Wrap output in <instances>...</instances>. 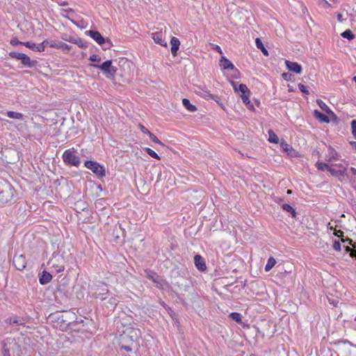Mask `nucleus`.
Here are the masks:
<instances>
[{"label":"nucleus","instance_id":"obj_29","mask_svg":"<svg viewBox=\"0 0 356 356\" xmlns=\"http://www.w3.org/2000/svg\"><path fill=\"white\" fill-rule=\"evenodd\" d=\"M317 104L319 106V107L324 111H325L327 113L330 114L332 113V111L330 109V108L327 106V105L323 102L321 99H317L316 100Z\"/></svg>","mask_w":356,"mask_h":356},{"label":"nucleus","instance_id":"obj_17","mask_svg":"<svg viewBox=\"0 0 356 356\" xmlns=\"http://www.w3.org/2000/svg\"><path fill=\"white\" fill-rule=\"evenodd\" d=\"M171 52L174 56H177V51L180 46V41L176 37H172L170 40Z\"/></svg>","mask_w":356,"mask_h":356},{"label":"nucleus","instance_id":"obj_7","mask_svg":"<svg viewBox=\"0 0 356 356\" xmlns=\"http://www.w3.org/2000/svg\"><path fill=\"white\" fill-rule=\"evenodd\" d=\"M84 165L90 169L93 173H95L99 177H103L105 176V170L103 166L99 165L97 162L93 161H86Z\"/></svg>","mask_w":356,"mask_h":356},{"label":"nucleus","instance_id":"obj_40","mask_svg":"<svg viewBox=\"0 0 356 356\" xmlns=\"http://www.w3.org/2000/svg\"><path fill=\"white\" fill-rule=\"evenodd\" d=\"M2 350H3V356H10V350L7 347V345H6V343H4L3 345Z\"/></svg>","mask_w":356,"mask_h":356},{"label":"nucleus","instance_id":"obj_23","mask_svg":"<svg viewBox=\"0 0 356 356\" xmlns=\"http://www.w3.org/2000/svg\"><path fill=\"white\" fill-rule=\"evenodd\" d=\"M182 104L184 107L190 112H195L197 111L196 106L191 104L190 101L186 98H184L182 99Z\"/></svg>","mask_w":356,"mask_h":356},{"label":"nucleus","instance_id":"obj_18","mask_svg":"<svg viewBox=\"0 0 356 356\" xmlns=\"http://www.w3.org/2000/svg\"><path fill=\"white\" fill-rule=\"evenodd\" d=\"M162 36V34L159 32L152 33V39L156 43L159 44L160 45L163 47H167V42L163 40Z\"/></svg>","mask_w":356,"mask_h":356},{"label":"nucleus","instance_id":"obj_30","mask_svg":"<svg viewBox=\"0 0 356 356\" xmlns=\"http://www.w3.org/2000/svg\"><path fill=\"white\" fill-rule=\"evenodd\" d=\"M275 264H276V261H275V258L273 257H270L268 259L267 264L265 266V270L266 272H268L275 266Z\"/></svg>","mask_w":356,"mask_h":356},{"label":"nucleus","instance_id":"obj_1","mask_svg":"<svg viewBox=\"0 0 356 356\" xmlns=\"http://www.w3.org/2000/svg\"><path fill=\"white\" fill-rule=\"evenodd\" d=\"M57 113L54 110L46 112V126H49L47 130L50 136H57L60 132Z\"/></svg>","mask_w":356,"mask_h":356},{"label":"nucleus","instance_id":"obj_27","mask_svg":"<svg viewBox=\"0 0 356 356\" xmlns=\"http://www.w3.org/2000/svg\"><path fill=\"white\" fill-rule=\"evenodd\" d=\"M282 208L285 211L291 213V216L293 218H296V211L295 209L293 207H292L290 204H283L282 205Z\"/></svg>","mask_w":356,"mask_h":356},{"label":"nucleus","instance_id":"obj_55","mask_svg":"<svg viewBox=\"0 0 356 356\" xmlns=\"http://www.w3.org/2000/svg\"><path fill=\"white\" fill-rule=\"evenodd\" d=\"M291 74H289V73H283L282 74V78L284 79V80H286V81H289L290 79H291Z\"/></svg>","mask_w":356,"mask_h":356},{"label":"nucleus","instance_id":"obj_58","mask_svg":"<svg viewBox=\"0 0 356 356\" xmlns=\"http://www.w3.org/2000/svg\"><path fill=\"white\" fill-rule=\"evenodd\" d=\"M213 49L215 50H216L219 54H222V51L221 48L218 45H217V44L214 45L213 46Z\"/></svg>","mask_w":356,"mask_h":356},{"label":"nucleus","instance_id":"obj_3","mask_svg":"<svg viewBox=\"0 0 356 356\" xmlns=\"http://www.w3.org/2000/svg\"><path fill=\"white\" fill-rule=\"evenodd\" d=\"M48 319L54 323V326L56 328H58L61 330H65L70 324V322L67 320V314L60 312L49 314Z\"/></svg>","mask_w":356,"mask_h":356},{"label":"nucleus","instance_id":"obj_48","mask_svg":"<svg viewBox=\"0 0 356 356\" xmlns=\"http://www.w3.org/2000/svg\"><path fill=\"white\" fill-rule=\"evenodd\" d=\"M327 171H329L332 175L338 177L337 170L332 168L330 165L329 166Z\"/></svg>","mask_w":356,"mask_h":356},{"label":"nucleus","instance_id":"obj_45","mask_svg":"<svg viewBox=\"0 0 356 356\" xmlns=\"http://www.w3.org/2000/svg\"><path fill=\"white\" fill-rule=\"evenodd\" d=\"M39 282L42 285H44V270L39 273Z\"/></svg>","mask_w":356,"mask_h":356},{"label":"nucleus","instance_id":"obj_63","mask_svg":"<svg viewBox=\"0 0 356 356\" xmlns=\"http://www.w3.org/2000/svg\"><path fill=\"white\" fill-rule=\"evenodd\" d=\"M350 256L352 257H355L356 258V250H355V252H353L350 253Z\"/></svg>","mask_w":356,"mask_h":356},{"label":"nucleus","instance_id":"obj_35","mask_svg":"<svg viewBox=\"0 0 356 356\" xmlns=\"http://www.w3.org/2000/svg\"><path fill=\"white\" fill-rule=\"evenodd\" d=\"M238 92H241V94L250 93V91L248 88L247 86L243 83L238 84Z\"/></svg>","mask_w":356,"mask_h":356},{"label":"nucleus","instance_id":"obj_44","mask_svg":"<svg viewBox=\"0 0 356 356\" xmlns=\"http://www.w3.org/2000/svg\"><path fill=\"white\" fill-rule=\"evenodd\" d=\"M89 60L92 62H99L101 57L99 55L93 54L90 56Z\"/></svg>","mask_w":356,"mask_h":356},{"label":"nucleus","instance_id":"obj_39","mask_svg":"<svg viewBox=\"0 0 356 356\" xmlns=\"http://www.w3.org/2000/svg\"><path fill=\"white\" fill-rule=\"evenodd\" d=\"M148 136L154 143L159 144L161 145H163V143L161 140H159V138L153 134L150 133Z\"/></svg>","mask_w":356,"mask_h":356},{"label":"nucleus","instance_id":"obj_16","mask_svg":"<svg viewBox=\"0 0 356 356\" xmlns=\"http://www.w3.org/2000/svg\"><path fill=\"white\" fill-rule=\"evenodd\" d=\"M219 65L223 70H234L235 68L233 63L225 56L221 57Z\"/></svg>","mask_w":356,"mask_h":356},{"label":"nucleus","instance_id":"obj_61","mask_svg":"<svg viewBox=\"0 0 356 356\" xmlns=\"http://www.w3.org/2000/svg\"><path fill=\"white\" fill-rule=\"evenodd\" d=\"M350 18H351V21L354 22H356V14L353 15H350Z\"/></svg>","mask_w":356,"mask_h":356},{"label":"nucleus","instance_id":"obj_37","mask_svg":"<svg viewBox=\"0 0 356 356\" xmlns=\"http://www.w3.org/2000/svg\"><path fill=\"white\" fill-rule=\"evenodd\" d=\"M280 145H281V147L283 149V150L284 152H287L289 154H290V152L291 150H293V148L289 145H288L286 142H282Z\"/></svg>","mask_w":356,"mask_h":356},{"label":"nucleus","instance_id":"obj_43","mask_svg":"<svg viewBox=\"0 0 356 356\" xmlns=\"http://www.w3.org/2000/svg\"><path fill=\"white\" fill-rule=\"evenodd\" d=\"M298 88L299 90L304 94L305 95H308L309 94V90L307 89V87L302 84V83H299L298 84Z\"/></svg>","mask_w":356,"mask_h":356},{"label":"nucleus","instance_id":"obj_10","mask_svg":"<svg viewBox=\"0 0 356 356\" xmlns=\"http://www.w3.org/2000/svg\"><path fill=\"white\" fill-rule=\"evenodd\" d=\"M88 35H90L94 40H95L99 44L102 45L104 43H108L109 45L111 44L110 40H106L104 38L102 37L101 33L97 31L90 30L86 32Z\"/></svg>","mask_w":356,"mask_h":356},{"label":"nucleus","instance_id":"obj_34","mask_svg":"<svg viewBox=\"0 0 356 356\" xmlns=\"http://www.w3.org/2000/svg\"><path fill=\"white\" fill-rule=\"evenodd\" d=\"M229 317L235 321L236 322H241V314L238 313V312H232L229 314Z\"/></svg>","mask_w":356,"mask_h":356},{"label":"nucleus","instance_id":"obj_42","mask_svg":"<svg viewBox=\"0 0 356 356\" xmlns=\"http://www.w3.org/2000/svg\"><path fill=\"white\" fill-rule=\"evenodd\" d=\"M23 42H24L19 41L17 38H13L10 41V44L13 46H17L18 44L23 45Z\"/></svg>","mask_w":356,"mask_h":356},{"label":"nucleus","instance_id":"obj_2","mask_svg":"<svg viewBox=\"0 0 356 356\" xmlns=\"http://www.w3.org/2000/svg\"><path fill=\"white\" fill-rule=\"evenodd\" d=\"M141 337V332L139 328L135 327L133 325H129L123 331L122 334V342H128L130 341L131 343L138 341Z\"/></svg>","mask_w":356,"mask_h":356},{"label":"nucleus","instance_id":"obj_64","mask_svg":"<svg viewBox=\"0 0 356 356\" xmlns=\"http://www.w3.org/2000/svg\"><path fill=\"white\" fill-rule=\"evenodd\" d=\"M350 170L353 175H356V169L355 168H351Z\"/></svg>","mask_w":356,"mask_h":356},{"label":"nucleus","instance_id":"obj_24","mask_svg":"<svg viewBox=\"0 0 356 356\" xmlns=\"http://www.w3.org/2000/svg\"><path fill=\"white\" fill-rule=\"evenodd\" d=\"M145 273L147 275V277L151 280L152 282L159 284V275L152 270H145Z\"/></svg>","mask_w":356,"mask_h":356},{"label":"nucleus","instance_id":"obj_54","mask_svg":"<svg viewBox=\"0 0 356 356\" xmlns=\"http://www.w3.org/2000/svg\"><path fill=\"white\" fill-rule=\"evenodd\" d=\"M203 92H204V94H202V95H204V97H210L211 99H213V96L211 94L209 93V90H204Z\"/></svg>","mask_w":356,"mask_h":356},{"label":"nucleus","instance_id":"obj_60","mask_svg":"<svg viewBox=\"0 0 356 356\" xmlns=\"http://www.w3.org/2000/svg\"><path fill=\"white\" fill-rule=\"evenodd\" d=\"M321 3H323V5L324 6H330V4L325 0H321Z\"/></svg>","mask_w":356,"mask_h":356},{"label":"nucleus","instance_id":"obj_51","mask_svg":"<svg viewBox=\"0 0 356 356\" xmlns=\"http://www.w3.org/2000/svg\"><path fill=\"white\" fill-rule=\"evenodd\" d=\"M230 83H231V85L232 86V87H233V88H234V91H235L236 92H238V84H239V83H237V82H234V81H230Z\"/></svg>","mask_w":356,"mask_h":356},{"label":"nucleus","instance_id":"obj_62","mask_svg":"<svg viewBox=\"0 0 356 356\" xmlns=\"http://www.w3.org/2000/svg\"><path fill=\"white\" fill-rule=\"evenodd\" d=\"M350 144L353 146V147L354 149H356V142L355 141H352V142L350 143Z\"/></svg>","mask_w":356,"mask_h":356},{"label":"nucleus","instance_id":"obj_28","mask_svg":"<svg viewBox=\"0 0 356 356\" xmlns=\"http://www.w3.org/2000/svg\"><path fill=\"white\" fill-rule=\"evenodd\" d=\"M268 141L273 143H278L279 138L273 132V130L269 129L268 131Z\"/></svg>","mask_w":356,"mask_h":356},{"label":"nucleus","instance_id":"obj_26","mask_svg":"<svg viewBox=\"0 0 356 356\" xmlns=\"http://www.w3.org/2000/svg\"><path fill=\"white\" fill-rule=\"evenodd\" d=\"M6 115L11 119L22 120L23 114L21 113L9 111L7 112Z\"/></svg>","mask_w":356,"mask_h":356},{"label":"nucleus","instance_id":"obj_46","mask_svg":"<svg viewBox=\"0 0 356 356\" xmlns=\"http://www.w3.org/2000/svg\"><path fill=\"white\" fill-rule=\"evenodd\" d=\"M332 248L334 250L337 251L341 250V244L338 241H334L332 245Z\"/></svg>","mask_w":356,"mask_h":356},{"label":"nucleus","instance_id":"obj_47","mask_svg":"<svg viewBox=\"0 0 356 356\" xmlns=\"http://www.w3.org/2000/svg\"><path fill=\"white\" fill-rule=\"evenodd\" d=\"M74 43L78 44L79 47H82V48L87 47V45L86 44V43L81 39L76 40Z\"/></svg>","mask_w":356,"mask_h":356},{"label":"nucleus","instance_id":"obj_19","mask_svg":"<svg viewBox=\"0 0 356 356\" xmlns=\"http://www.w3.org/2000/svg\"><path fill=\"white\" fill-rule=\"evenodd\" d=\"M62 259H57V261L58 262V264H55L54 261V258L51 259L49 261H48V265L49 266H56V269H55V271L56 273H60V272H62L64 270V266L63 265L61 264L62 263Z\"/></svg>","mask_w":356,"mask_h":356},{"label":"nucleus","instance_id":"obj_20","mask_svg":"<svg viewBox=\"0 0 356 356\" xmlns=\"http://www.w3.org/2000/svg\"><path fill=\"white\" fill-rule=\"evenodd\" d=\"M338 153L332 147L329 148V154L326 156L325 160L327 161H337L339 159Z\"/></svg>","mask_w":356,"mask_h":356},{"label":"nucleus","instance_id":"obj_12","mask_svg":"<svg viewBox=\"0 0 356 356\" xmlns=\"http://www.w3.org/2000/svg\"><path fill=\"white\" fill-rule=\"evenodd\" d=\"M23 45L26 47L27 48L31 49L34 51H44V40L39 44H36L35 42L27 41L24 42Z\"/></svg>","mask_w":356,"mask_h":356},{"label":"nucleus","instance_id":"obj_6","mask_svg":"<svg viewBox=\"0 0 356 356\" xmlns=\"http://www.w3.org/2000/svg\"><path fill=\"white\" fill-rule=\"evenodd\" d=\"M27 322V318L17 315L12 316L5 319V323L12 327L10 332L18 331L19 330V326H24Z\"/></svg>","mask_w":356,"mask_h":356},{"label":"nucleus","instance_id":"obj_21","mask_svg":"<svg viewBox=\"0 0 356 356\" xmlns=\"http://www.w3.org/2000/svg\"><path fill=\"white\" fill-rule=\"evenodd\" d=\"M250 93L241 94V97L243 102L247 106V108L250 110H254V106L250 101Z\"/></svg>","mask_w":356,"mask_h":356},{"label":"nucleus","instance_id":"obj_33","mask_svg":"<svg viewBox=\"0 0 356 356\" xmlns=\"http://www.w3.org/2000/svg\"><path fill=\"white\" fill-rule=\"evenodd\" d=\"M335 166L339 167V170H337V175L341 177H344L346 175V168L343 166L342 165H335Z\"/></svg>","mask_w":356,"mask_h":356},{"label":"nucleus","instance_id":"obj_22","mask_svg":"<svg viewBox=\"0 0 356 356\" xmlns=\"http://www.w3.org/2000/svg\"><path fill=\"white\" fill-rule=\"evenodd\" d=\"M314 116L318 120H319L322 122H327H327H330V119H329L328 116H327L326 115L321 113L320 111H318L317 110H315L314 111Z\"/></svg>","mask_w":356,"mask_h":356},{"label":"nucleus","instance_id":"obj_8","mask_svg":"<svg viewBox=\"0 0 356 356\" xmlns=\"http://www.w3.org/2000/svg\"><path fill=\"white\" fill-rule=\"evenodd\" d=\"M63 159L65 163L78 166L80 163V159L78 156L74 154V149H67L63 154Z\"/></svg>","mask_w":356,"mask_h":356},{"label":"nucleus","instance_id":"obj_41","mask_svg":"<svg viewBox=\"0 0 356 356\" xmlns=\"http://www.w3.org/2000/svg\"><path fill=\"white\" fill-rule=\"evenodd\" d=\"M352 134L355 139H356V120H353L351 122Z\"/></svg>","mask_w":356,"mask_h":356},{"label":"nucleus","instance_id":"obj_11","mask_svg":"<svg viewBox=\"0 0 356 356\" xmlns=\"http://www.w3.org/2000/svg\"><path fill=\"white\" fill-rule=\"evenodd\" d=\"M97 289L95 292V296L96 298H100L102 300L106 299V297L104 296L107 294L108 292V289L107 286L101 282H98V284L96 285Z\"/></svg>","mask_w":356,"mask_h":356},{"label":"nucleus","instance_id":"obj_14","mask_svg":"<svg viewBox=\"0 0 356 356\" xmlns=\"http://www.w3.org/2000/svg\"><path fill=\"white\" fill-rule=\"evenodd\" d=\"M194 262L196 268L200 271H204L207 269V266L204 259L199 254L194 257Z\"/></svg>","mask_w":356,"mask_h":356},{"label":"nucleus","instance_id":"obj_15","mask_svg":"<svg viewBox=\"0 0 356 356\" xmlns=\"http://www.w3.org/2000/svg\"><path fill=\"white\" fill-rule=\"evenodd\" d=\"M19 60H21L22 65L29 67H35L38 63L37 60H31L30 57L25 54H22Z\"/></svg>","mask_w":356,"mask_h":356},{"label":"nucleus","instance_id":"obj_31","mask_svg":"<svg viewBox=\"0 0 356 356\" xmlns=\"http://www.w3.org/2000/svg\"><path fill=\"white\" fill-rule=\"evenodd\" d=\"M341 35L343 38H346L349 40L354 39L355 37V35L353 33V32L350 29H347L345 31H343V33H341Z\"/></svg>","mask_w":356,"mask_h":356},{"label":"nucleus","instance_id":"obj_9","mask_svg":"<svg viewBox=\"0 0 356 356\" xmlns=\"http://www.w3.org/2000/svg\"><path fill=\"white\" fill-rule=\"evenodd\" d=\"M13 264L18 270H24L26 266V261L23 254H15L13 259Z\"/></svg>","mask_w":356,"mask_h":356},{"label":"nucleus","instance_id":"obj_4","mask_svg":"<svg viewBox=\"0 0 356 356\" xmlns=\"http://www.w3.org/2000/svg\"><path fill=\"white\" fill-rule=\"evenodd\" d=\"M90 65L102 70L104 74L105 75L106 78H107L108 79H114L117 72L116 67L112 65L111 60H107L101 65L90 64Z\"/></svg>","mask_w":356,"mask_h":356},{"label":"nucleus","instance_id":"obj_59","mask_svg":"<svg viewBox=\"0 0 356 356\" xmlns=\"http://www.w3.org/2000/svg\"><path fill=\"white\" fill-rule=\"evenodd\" d=\"M337 20L339 22H343L344 19L343 18V16H342L341 13H338L337 14Z\"/></svg>","mask_w":356,"mask_h":356},{"label":"nucleus","instance_id":"obj_32","mask_svg":"<svg viewBox=\"0 0 356 356\" xmlns=\"http://www.w3.org/2000/svg\"><path fill=\"white\" fill-rule=\"evenodd\" d=\"M145 151L152 158L156 159L157 160H160L161 157L158 155L157 153H156L154 150L149 147H145Z\"/></svg>","mask_w":356,"mask_h":356},{"label":"nucleus","instance_id":"obj_57","mask_svg":"<svg viewBox=\"0 0 356 356\" xmlns=\"http://www.w3.org/2000/svg\"><path fill=\"white\" fill-rule=\"evenodd\" d=\"M51 279H52V275L46 271V283L51 281Z\"/></svg>","mask_w":356,"mask_h":356},{"label":"nucleus","instance_id":"obj_25","mask_svg":"<svg viewBox=\"0 0 356 356\" xmlns=\"http://www.w3.org/2000/svg\"><path fill=\"white\" fill-rule=\"evenodd\" d=\"M255 43H256V46L258 49H259L262 53L264 54V55H265L266 56H268V50L265 48L263 42H261V40L259 39V38H257L255 40Z\"/></svg>","mask_w":356,"mask_h":356},{"label":"nucleus","instance_id":"obj_53","mask_svg":"<svg viewBox=\"0 0 356 356\" xmlns=\"http://www.w3.org/2000/svg\"><path fill=\"white\" fill-rule=\"evenodd\" d=\"M121 349H124L127 352H131L132 350L129 345H124V344L121 345Z\"/></svg>","mask_w":356,"mask_h":356},{"label":"nucleus","instance_id":"obj_38","mask_svg":"<svg viewBox=\"0 0 356 356\" xmlns=\"http://www.w3.org/2000/svg\"><path fill=\"white\" fill-rule=\"evenodd\" d=\"M23 53H19L17 51H10L9 53V56L12 58H15L16 60H20L21 56Z\"/></svg>","mask_w":356,"mask_h":356},{"label":"nucleus","instance_id":"obj_52","mask_svg":"<svg viewBox=\"0 0 356 356\" xmlns=\"http://www.w3.org/2000/svg\"><path fill=\"white\" fill-rule=\"evenodd\" d=\"M334 234L341 239L343 237V232L341 230H335Z\"/></svg>","mask_w":356,"mask_h":356},{"label":"nucleus","instance_id":"obj_56","mask_svg":"<svg viewBox=\"0 0 356 356\" xmlns=\"http://www.w3.org/2000/svg\"><path fill=\"white\" fill-rule=\"evenodd\" d=\"M341 240V241H342L343 243L348 242V243H349L350 245H353V246L355 247V245L353 244V241H352L350 238H342Z\"/></svg>","mask_w":356,"mask_h":356},{"label":"nucleus","instance_id":"obj_13","mask_svg":"<svg viewBox=\"0 0 356 356\" xmlns=\"http://www.w3.org/2000/svg\"><path fill=\"white\" fill-rule=\"evenodd\" d=\"M285 64L287 69L296 74H300L302 72V67L298 63L285 60Z\"/></svg>","mask_w":356,"mask_h":356},{"label":"nucleus","instance_id":"obj_36","mask_svg":"<svg viewBox=\"0 0 356 356\" xmlns=\"http://www.w3.org/2000/svg\"><path fill=\"white\" fill-rule=\"evenodd\" d=\"M329 165L325 163H323V162H317L316 163V167L319 170H321V171H323L325 170H327L329 168Z\"/></svg>","mask_w":356,"mask_h":356},{"label":"nucleus","instance_id":"obj_5","mask_svg":"<svg viewBox=\"0 0 356 356\" xmlns=\"http://www.w3.org/2000/svg\"><path fill=\"white\" fill-rule=\"evenodd\" d=\"M14 188L7 181L0 186V204H4L12 200L14 195Z\"/></svg>","mask_w":356,"mask_h":356},{"label":"nucleus","instance_id":"obj_49","mask_svg":"<svg viewBox=\"0 0 356 356\" xmlns=\"http://www.w3.org/2000/svg\"><path fill=\"white\" fill-rule=\"evenodd\" d=\"M58 47L63 50L68 51L70 49V47L68 44L63 42H60Z\"/></svg>","mask_w":356,"mask_h":356},{"label":"nucleus","instance_id":"obj_50","mask_svg":"<svg viewBox=\"0 0 356 356\" xmlns=\"http://www.w3.org/2000/svg\"><path fill=\"white\" fill-rule=\"evenodd\" d=\"M139 127H140V129L141 130V131L145 134H147L149 135L151 132L146 128L142 124H139Z\"/></svg>","mask_w":356,"mask_h":356}]
</instances>
